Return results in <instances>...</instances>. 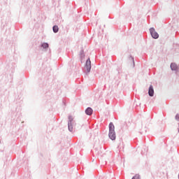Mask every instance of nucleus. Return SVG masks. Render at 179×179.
I'll return each instance as SVG.
<instances>
[{"instance_id": "nucleus-10", "label": "nucleus", "mask_w": 179, "mask_h": 179, "mask_svg": "<svg viewBox=\"0 0 179 179\" xmlns=\"http://www.w3.org/2000/svg\"><path fill=\"white\" fill-rule=\"evenodd\" d=\"M42 47H43V48H48V43H43V44L42 45Z\"/></svg>"}, {"instance_id": "nucleus-6", "label": "nucleus", "mask_w": 179, "mask_h": 179, "mask_svg": "<svg viewBox=\"0 0 179 179\" xmlns=\"http://www.w3.org/2000/svg\"><path fill=\"white\" fill-rule=\"evenodd\" d=\"M171 69H172V71H176L177 70V64H176V63H172L171 64Z\"/></svg>"}, {"instance_id": "nucleus-2", "label": "nucleus", "mask_w": 179, "mask_h": 179, "mask_svg": "<svg viewBox=\"0 0 179 179\" xmlns=\"http://www.w3.org/2000/svg\"><path fill=\"white\" fill-rule=\"evenodd\" d=\"M150 31L152 38H159V34L156 32V30H155V28H151L150 29Z\"/></svg>"}, {"instance_id": "nucleus-1", "label": "nucleus", "mask_w": 179, "mask_h": 179, "mask_svg": "<svg viewBox=\"0 0 179 179\" xmlns=\"http://www.w3.org/2000/svg\"><path fill=\"white\" fill-rule=\"evenodd\" d=\"M108 136L111 141H115V127L114 126V124L113 122H110L109 124V134Z\"/></svg>"}, {"instance_id": "nucleus-12", "label": "nucleus", "mask_w": 179, "mask_h": 179, "mask_svg": "<svg viewBox=\"0 0 179 179\" xmlns=\"http://www.w3.org/2000/svg\"><path fill=\"white\" fill-rule=\"evenodd\" d=\"M176 120H177V121H178V120H179V115H176Z\"/></svg>"}, {"instance_id": "nucleus-4", "label": "nucleus", "mask_w": 179, "mask_h": 179, "mask_svg": "<svg viewBox=\"0 0 179 179\" xmlns=\"http://www.w3.org/2000/svg\"><path fill=\"white\" fill-rule=\"evenodd\" d=\"M148 94L151 97H153V94H155V90H153V86L150 85L148 90Z\"/></svg>"}, {"instance_id": "nucleus-3", "label": "nucleus", "mask_w": 179, "mask_h": 179, "mask_svg": "<svg viewBox=\"0 0 179 179\" xmlns=\"http://www.w3.org/2000/svg\"><path fill=\"white\" fill-rule=\"evenodd\" d=\"M85 68L87 69V72H90V69H92V62L90 61V59L87 60Z\"/></svg>"}, {"instance_id": "nucleus-8", "label": "nucleus", "mask_w": 179, "mask_h": 179, "mask_svg": "<svg viewBox=\"0 0 179 179\" xmlns=\"http://www.w3.org/2000/svg\"><path fill=\"white\" fill-rule=\"evenodd\" d=\"M69 130L70 132H72L73 131V127L72 126V123H69Z\"/></svg>"}, {"instance_id": "nucleus-13", "label": "nucleus", "mask_w": 179, "mask_h": 179, "mask_svg": "<svg viewBox=\"0 0 179 179\" xmlns=\"http://www.w3.org/2000/svg\"><path fill=\"white\" fill-rule=\"evenodd\" d=\"M130 58H131V61H134V57H131Z\"/></svg>"}, {"instance_id": "nucleus-7", "label": "nucleus", "mask_w": 179, "mask_h": 179, "mask_svg": "<svg viewBox=\"0 0 179 179\" xmlns=\"http://www.w3.org/2000/svg\"><path fill=\"white\" fill-rule=\"evenodd\" d=\"M58 30H59V28L58 27V26L55 25L53 27V31H54V33H58Z\"/></svg>"}, {"instance_id": "nucleus-9", "label": "nucleus", "mask_w": 179, "mask_h": 179, "mask_svg": "<svg viewBox=\"0 0 179 179\" xmlns=\"http://www.w3.org/2000/svg\"><path fill=\"white\" fill-rule=\"evenodd\" d=\"M72 121H73V117L69 116V124H72Z\"/></svg>"}, {"instance_id": "nucleus-11", "label": "nucleus", "mask_w": 179, "mask_h": 179, "mask_svg": "<svg viewBox=\"0 0 179 179\" xmlns=\"http://www.w3.org/2000/svg\"><path fill=\"white\" fill-rule=\"evenodd\" d=\"M131 179H141V178H139V175H136Z\"/></svg>"}, {"instance_id": "nucleus-5", "label": "nucleus", "mask_w": 179, "mask_h": 179, "mask_svg": "<svg viewBox=\"0 0 179 179\" xmlns=\"http://www.w3.org/2000/svg\"><path fill=\"white\" fill-rule=\"evenodd\" d=\"M85 113L87 115H92L93 114V109H92V108H87L85 110Z\"/></svg>"}]
</instances>
